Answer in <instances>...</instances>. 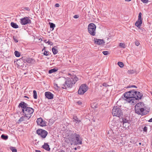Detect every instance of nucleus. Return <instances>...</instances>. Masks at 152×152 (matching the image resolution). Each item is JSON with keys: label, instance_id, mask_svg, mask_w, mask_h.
Returning <instances> with one entry per match:
<instances>
[{"label": "nucleus", "instance_id": "1", "mask_svg": "<svg viewBox=\"0 0 152 152\" xmlns=\"http://www.w3.org/2000/svg\"><path fill=\"white\" fill-rule=\"evenodd\" d=\"M143 94L140 92L135 91L134 90L125 92L124 94L125 99L129 103L136 102L137 100L141 99Z\"/></svg>", "mask_w": 152, "mask_h": 152}, {"label": "nucleus", "instance_id": "2", "mask_svg": "<svg viewBox=\"0 0 152 152\" xmlns=\"http://www.w3.org/2000/svg\"><path fill=\"white\" fill-rule=\"evenodd\" d=\"M18 107H20L22 109V111L23 115L27 117V120H29L32 115L34 112V109L29 107V105L24 102H22L19 103Z\"/></svg>", "mask_w": 152, "mask_h": 152}, {"label": "nucleus", "instance_id": "3", "mask_svg": "<svg viewBox=\"0 0 152 152\" xmlns=\"http://www.w3.org/2000/svg\"><path fill=\"white\" fill-rule=\"evenodd\" d=\"M69 141L74 143V145L82 144V139L80 135L76 132H73L70 134L68 137Z\"/></svg>", "mask_w": 152, "mask_h": 152}, {"label": "nucleus", "instance_id": "4", "mask_svg": "<svg viewBox=\"0 0 152 152\" xmlns=\"http://www.w3.org/2000/svg\"><path fill=\"white\" fill-rule=\"evenodd\" d=\"M78 78L75 76H73L72 78H67L63 86L65 88L62 87L64 89H66V88H71L72 85L78 80Z\"/></svg>", "mask_w": 152, "mask_h": 152}, {"label": "nucleus", "instance_id": "5", "mask_svg": "<svg viewBox=\"0 0 152 152\" xmlns=\"http://www.w3.org/2000/svg\"><path fill=\"white\" fill-rule=\"evenodd\" d=\"M144 105L142 102H140L137 103L135 106V112L138 115H144V113H141L144 110Z\"/></svg>", "mask_w": 152, "mask_h": 152}, {"label": "nucleus", "instance_id": "6", "mask_svg": "<svg viewBox=\"0 0 152 152\" xmlns=\"http://www.w3.org/2000/svg\"><path fill=\"white\" fill-rule=\"evenodd\" d=\"M123 110L117 106L114 107L112 109V114L113 116L122 117L123 115Z\"/></svg>", "mask_w": 152, "mask_h": 152}, {"label": "nucleus", "instance_id": "7", "mask_svg": "<svg viewBox=\"0 0 152 152\" xmlns=\"http://www.w3.org/2000/svg\"><path fill=\"white\" fill-rule=\"evenodd\" d=\"M96 25L94 23H90L88 27V32L91 35L94 36L96 34Z\"/></svg>", "mask_w": 152, "mask_h": 152}, {"label": "nucleus", "instance_id": "8", "mask_svg": "<svg viewBox=\"0 0 152 152\" xmlns=\"http://www.w3.org/2000/svg\"><path fill=\"white\" fill-rule=\"evenodd\" d=\"M36 133L42 140L45 138L48 134L47 131L42 129H39L37 130Z\"/></svg>", "mask_w": 152, "mask_h": 152}, {"label": "nucleus", "instance_id": "9", "mask_svg": "<svg viewBox=\"0 0 152 152\" xmlns=\"http://www.w3.org/2000/svg\"><path fill=\"white\" fill-rule=\"evenodd\" d=\"M87 86L85 84L82 85L79 88L78 93L79 94H83L86 92L88 89Z\"/></svg>", "mask_w": 152, "mask_h": 152}, {"label": "nucleus", "instance_id": "10", "mask_svg": "<svg viewBox=\"0 0 152 152\" xmlns=\"http://www.w3.org/2000/svg\"><path fill=\"white\" fill-rule=\"evenodd\" d=\"M20 23L22 25H25L27 24L31 23V21L28 17H25L20 19Z\"/></svg>", "mask_w": 152, "mask_h": 152}, {"label": "nucleus", "instance_id": "11", "mask_svg": "<svg viewBox=\"0 0 152 152\" xmlns=\"http://www.w3.org/2000/svg\"><path fill=\"white\" fill-rule=\"evenodd\" d=\"M37 123L38 125L44 126L46 125V123L42 118H38L37 121Z\"/></svg>", "mask_w": 152, "mask_h": 152}, {"label": "nucleus", "instance_id": "12", "mask_svg": "<svg viewBox=\"0 0 152 152\" xmlns=\"http://www.w3.org/2000/svg\"><path fill=\"white\" fill-rule=\"evenodd\" d=\"M94 43L99 45L104 44L105 42L103 39L94 38Z\"/></svg>", "mask_w": 152, "mask_h": 152}, {"label": "nucleus", "instance_id": "13", "mask_svg": "<svg viewBox=\"0 0 152 152\" xmlns=\"http://www.w3.org/2000/svg\"><path fill=\"white\" fill-rule=\"evenodd\" d=\"M45 97L48 99H52L53 98V95L50 92H46L45 93Z\"/></svg>", "mask_w": 152, "mask_h": 152}, {"label": "nucleus", "instance_id": "14", "mask_svg": "<svg viewBox=\"0 0 152 152\" xmlns=\"http://www.w3.org/2000/svg\"><path fill=\"white\" fill-rule=\"evenodd\" d=\"M42 148L47 151H50V148L48 143H45L44 145L42 146Z\"/></svg>", "mask_w": 152, "mask_h": 152}, {"label": "nucleus", "instance_id": "15", "mask_svg": "<svg viewBox=\"0 0 152 152\" xmlns=\"http://www.w3.org/2000/svg\"><path fill=\"white\" fill-rule=\"evenodd\" d=\"M24 115V116H22L20 118V119L18 120V123L23 121H26L27 120V117H26L25 115Z\"/></svg>", "mask_w": 152, "mask_h": 152}, {"label": "nucleus", "instance_id": "16", "mask_svg": "<svg viewBox=\"0 0 152 152\" xmlns=\"http://www.w3.org/2000/svg\"><path fill=\"white\" fill-rule=\"evenodd\" d=\"M142 20H137L135 23V25L137 26L138 28H140L141 25L142 24Z\"/></svg>", "mask_w": 152, "mask_h": 152}, {"label": "nucleus", "instance_id": "17", "mask_svg": "<svg viewBox=\"0 0 152 152\" xmlns=\"http://www.w3.org/2000/svg\"><path fill=\"white\" fill-rule=\"evenodd\" d=\"M127 118H129L128 117H125V118H122V121L123 122V124H128V123L129 122V121L127 119Z\"/></svg>", "mask_w": 152, "mask_h": 152}, {"label": "nucleus", "instance_id": "18", "mask_svg": "<svg viewBox=\"0 0 152 152\" xmlns=\"http://www.w3.org/2000/svg\"><path fill=\"white\" fill-rule=\"evenodd\" d=\"M57 47L54 46L52 49V52L54 55L58 53V51L57 49Z\"/></svg>", "mask_w": 152, "mask_h": 152}, {"label": "nucleus", "instance_id": "19", "mask_svg": "<svg viewBox=\"0 0 152 152\" xmlns=\"http://www.w3.org/2000/svg\"><path fill=\"white\" fill-rule=\"evenodd\" d=\"M150 111V108H146L145 107L144 108V111L142 112L141 113H145V114L144 115L147 114Z\"/></svg>", "mask_w": 152, "mask_h": 152}, {"label": "nucleus", "instance_id": "20", "mask_svg": "<svg viewBox=\"0 0 152 152\" xmlns=\"http://www.w3.org/2000/svg\"><path fill=\"white\" fill-rule=\"evenodd\" d=\"M11 25L12 27L15 28H18V25L16 23L13 22L11 23Z\"/></svg>", "mask_w": 152, "mask_h": 152}, {"label": "nucleus", "instance_id": "21", "mask_svg": "<svg viewBox=\"0 0 152 152\" xmlns=\"http://www.w3.org/2000/svg\"><path fill=\"white\" fill-rule=\"evenodd\" d=\"M26 60L27 62L28 63H32L33 61H34V59L31 58H27L26 59Z\"/></svg>", "mask_w": 152, "mask_h": 152}, {"label": "nucleus", "instance_id": "22", "mask_svg": "<svg viewBox=\"0 0 152 152\" xmlns=\"http://www.w3.org/2000/svg\"><path fill=\"white\" fill-rule=\"evenodd\" d=\"M73 119H74L73 121H75L76 123H79L81 121L79 120L76 116H74L73 117Z\"/></svg>", "mask_w": 152, "mask_h": 152}, {"label": "nucleus", "instance_id": "23", "mask_svg": "<svg viewBox=\"0 0 152 152\" xmlns=\"http://www.w3.org/2000/svg\"><path fill=\"white\" fill-rule=\"evenodd\" d=\"M45 47H44V48L42 49V51H43V50H45ZM49 52L48 51L44 50V52L43 53V54L44 55L48 56L49 55Z\"/></svg>", "mask_w": 152, "mask_h": 152}, {"label": "nucleus", "instance_id": "24", "mask_svg": "<svg viewBox=\"0 0 152 152\" xmlns=\"http://www.w3.org/2000/svg\"><path fill=\"white\" fill-rule=\"evenodd\" d=\"M1 138L2 139L6 140L8 139V136L7 135L2 134L1 136Z\"/></svg>", "mask_w": 152, "mask_h": 152}, {"label": "nucleus", "instance_id": "25", "mask_svg": "<svg viewBox=\"0 0 152 152\" xmlns=\"http://www.w3.org/2000/svg\"><path fill=\"white\" fill-rule=\"evenodd\" d=\"M49 24L50 26V27L51 28H52V30H53L54 29V28L55 27L56 25L55 24L53 23H50Z\"/></svg>", "mask_w": 152, "mask_h": 152}, {"label": "nucleus", "instance_id": "26", "mask_svg": "<svg viewBox=\"0 0 152 152\" xmlns=\"http://www.w3.org/2000/svg\"><path fill=\"white\" fill-rule=\"evenodd\" d=\"M57 69H56L55 68H53V69H51L49 71L48 73L49 74H51L53 72H54L57 71Z\"/></svg>", "mask_w": 152, "mask_h": 152}, {"label": "nucleus", "instance_id": "27", "mask_svg": "<svg viewBox=\"0 0 152 152\" xmlns=\"http://www.w3.org/2000/svg\"><path fill=\"white\" fill-rule=\"evenodd\" d=\"M15 56L17 57H19L20 56V53L17 51H15L14 52Z\"/></svg>", "mask_w": 152, "mask_h": 152}, {"label": "nucleus", "instance_id": "28", "mask_svg": "<svg viewBox=\"0 0 152 152\" xmlns=\"http://www.w3.org/2000/svg\"><path fill=\"white\" fill-rule=\"evenodd\" d=\"M33 97L35 99H37V92L35 90L33 91Z\"/></svg>", "mask_w": 152, "mask_h": 152}, {"label": "nucleus", "instance_id": "29", "mask_svg": "<svg viewBox=\"0 0 152 152\" xmlns=\"http://www.w3.org/2000/svg\"><path fill=\"white\" fill-rule=\"evenodd\" d=\"M118 64L121 68H122L124 66V64L121 62H118Z\"/></svg>", "mask_w": 152, "mask_h": 152}, {"label": "nucleus", "instance_id": "30", "mask_svg": "<svg viewBox=\"0 0 152 152\" xmlns=\"http://www.w3.org/2000/svg\"><path fill=\"white\" fill-rule=\"evenodd\" d=\"M10 149L12 152H17V150L15 147H11Z\"/></svg>", "mask_w": 152, "mask_h": 152}, {"label": "nucleus", "instance_id": "31", "mask_svg": "<svg viewBox=\"0 0 152 152\" xmlns=\"http://www.w3.org/2000/svg\"><path fill=\"white\" fill-rule=\"evenodd\" d=\"M142 13L141 12H140L139 14V16H138V19L137 20H142Z\"/></svg>", "mask_w": 152, "mask_h": 152}, {"label": "nucleus", "instance_id": "32", "mask_svg": "<svg viewBox=\"0 0 152 152\" xmlns=\"http://www.w3.org/2000/svg\"><path fill=\"white\" fill-rule=\"evenodd\" d=\"M137 88V87L136 86H134V85H129V86H128L126 87V88Z\"/></svg>", "mask_w": 152, "mask_h": 152}, {"label": "nucleus", "instance_id": "33", "mask_svg": "<svg viewBox=\"0 0 152 152\" xmlns=\"http://www.w3.org/2000/svg\"><path fill=\"white\" fill-rule=\"evenodd\" d=\"M119 46L121 48H125V44L122 42L120 43Z\"/></svg>", "mask_w": 152, "mask_h": 152}, {"label": "nucleus", "instance_id": "34", "mask_svg": "<svg viewBox=\"0 0 152 152\" xmlns=\"http://www.w3.org/2000/svg\"><path fill=\"white\" fill-rule=\"evenodd\" d=\"M26 10L28 11H30V9L28 7H23L22 8V10Z\"/></svg>", "mask_w": 152, "mask_h": 152}, {"label": "nucleus", "instance_id": "35", "mask_svg": "<svg viewBox=\"0 0 152 152\" xmlns=\"http://www.w3.org/2000/svg\"><path fill=\"white\" fill-rule=\"evenodd\" d=\"M13 39L15 42H18V40L17 39L16 37L14 36L13 37Z\"/></svg>", "mask_w": 152, "mask_h": 152}, {"label": "nucleus", "instance_id": "36", "mask_svg": "<svg viewBox=\"0 0 152 152\" xmlns=\"http://www.w3.org/2000/svg\"><path fill=\"white\" fill-rule=\"evenodd\" d=\"M134 71L133 70H128V73L129 74H132L134 73Z\"/></svg>", "mask_w": 152, "mask_h": 152}, {"label": "nucleus", "instance_id": "37", "mask_svg": "<svg viewBox=\"0 0 152 152\" xmlns=\"http://www.w3.org/2000/svg\"><path fill=\"white\" fill-rule=\"evenodd\" d=\"M102 53L104 55H107L109 53V52L108 51H103L102 52Z\"/></svg>", "mask_w": 152, "mask_h": 152}, {"label": "nucleus", "instance_id": "38", "mask_svg": "<svg viewBox=\"0 0 152 152\" xmlns=\"http://www.w3.org/2000/svg\"><path fill=\"white\" fill-rule=\"evenodd\" d=\"M129 123H128V124H123V126L125 128L128 127L129 126Z\"/></svg>", "mask_w": 152, "mask_h": 152}, {"label": "nucleus", "instance_id": "39", "mask_svg": "<svg viewBox=\"0 0 152 152\" xmlns=\"http://www.w3.org/2000/svg\"><path fill=\"white\" fill-rule=\"evenodd\" d=\"M47 43H48V45H53V44L52 42L50 41L49 40L47 41Z\"/></svg>", "mask_w": 152, "mask_h": 152}, {"label": "nucleus", "instance_id": "40", "mask_svg": "<svg viewBox=\"0 0 152 152\" xmlns=\"http://www.w3.org/2000/svg\"><path fill=\"white\" fill-rule=\"evenodd\" d=\"M147 127L146 126H145L143 129V131L145 132H146L147 131Z\"/></svg>", "mask_w": 152, "mask_h": 152}, {"label": "nucleus", "instance_id": "41", "mask_svg": "<svg viewBox=\"0 0 152 152\" xmlns=\"http://www.w3.org/2000/svg\"><path fill=\"white\" fill-rule=\"evenodd\" d=\"M141 1L143 3H147L148 1V0H141Z\"/></svg>", "mask_w": 152, "mask_h": 152}, {"label": "nucleus", "instance_id": "42", "mask_svg": "<svg viewBox=\"0 0 152 152\" xmlns=\"http://www.w3.org/2000/svg\"><path fill=\"white\" fill-rule=\"evenodd\" d=\"M135 43L136 45H137V46H138L140 44L139 42L138 41H135Z\"/></svg>", "mask_w": 152, "mask_h": 152}, {"label": "nucleus", "instance_id": "43", "mask_svg": "<svg viewBox=\"0 0 152 152\" xmlns=\"http://www.w3.org/2000/svg\"><path fill=\"white\" fill-rule=\"evenodd\" d=\"M78 104L80 105L82 104V102L80 101H78L77 102Z\"/></svg>", "mask_w": 152, "mask_h": 152}, {"label": "nucleus", "instance_id": "44", "mask_svg": "<svg viewBox=\"0 0 152 152\" xmlns=\"http://www.w3.org/2000/svg\"><path fill=\"white\" fill-rule=\"evenodd\" d=\"M73 17L75 18H77L79 17V16L78 15H74Z\"/></svg>", "mask_w": 152, "mask_h": 152}, {"label": "nucleus", "instance_id": "45", "mask_svg": "<svg viewBox=\"0 0 152 152\" xmlns=\"http://www.w3.org/2000/svg\"><path fill=\"white\" fill-rule=\"evenodd\" d=\"M102 85L105 87H107L108 86V85L106 83H104Z\"/></svg>", "mask_w": 152, "mask_h": 152}, {"label": "nucleus", "instance_id": "46", "mask_svg": "<svg viewBox=\"0 0 152 152\" xmlns=\"http://www.w3.org/2000/svg\"><path fill=\"white\" fill-rule=\"evenodd\" d=\"M59 6V4H56L55 5V7H58Z\"/></svg>", "mask_w": 152, "mask_h": 152}, {"label": "nucleus", "instance_id": "47", "mask_svg": "<svg viewBox=\"0 0 152 152\" xmlns=\"http://www.w3.org/2000/svg\"><path fill=\"white\" fill-rule=\"evenodd\" d=\"M58 152H65L64 150L61 149Z\"/></svg>", "mask_w": 152, "mask_h": 152}, {"label": "nucleus", "instance_id": "48", "mask_svg": "<svg viewBox=\"0 0 152 152\" xmlns=\"http://www.w3.org/2000/svg\"><path fill=\"white\" fill-rule=\"evenodd\" d=\"M148 121L149 122H152V118L150 119L149 121Z\"/></svg>", "mask_w": 152, "mask_h": 152}, {"label": "nucleus", "instance_id": "49", "mask_svg": "<svg viewBox=\"0 0 152 152\" xmlns=\"http://www.w3.org/2000/svg\"><path fill=\"white\" fill-rule=\"evenodd\" d=\"M36 152H41L39 150H36L35 151Z\"/></svg>", "mask_w": 152, "mask_h": 152}, {"label": "nucleus", "instance_id": "50", "mask_svg": "<svg viewBox=\"0 0 152 152\" xmlns=\"http://www.w3.org/2000/svg\"><path fill=\"white\" fill-rule=\"evenodd\" d=\"M125 1H127V2H129L131 1V0H125Z\"/></svg>", "mask_w": 152, "mask_h": 152}, {"label": "nucleus", "instance_id": "51", "mask_svg": "<svg viewBox=\"0 0 152 152\" xmlns=\"http://www.w3.org/2000/svg\"><path fill=\"white\" fill-rule=\"evenodd\" d=\"M108 152H115V151H114L112 150V151H108Z\"/></svg>", "mask_w": 152, "mask_h": 152}, {"label": "nucleus", "instance_id": "52", "mask_svg": "<svg viewBox=\"0 0 152 152\" xmlns=\"http://www.w3.org/2000/svg\"><path fill=\"white\" fill-rule=\"evenodd\" d=\"M24 97L25 98H28V99L29 98V97L27 96H24Z\"/></svg>", "mask_w": 152, "mask_h": 152}, {"label": "nucleus", "instance_id": "53", "mask_svg": "<svg viewBox=\"0 0 152 152\" xmlns=\"http://www.w3.org/2000/svg\"><path fill=\"white\" fill-rule=\"evenodd\" d=\"M44 41H45V42L46 43H47V42L48 41H47L46 39H45V40Z\"/></svg>", "mask_w": 152, "mask_h": 152}, {"label": "nucleus", "instance_id": "54", "mask_svg": "<svg viewBox=\"0 0 152 152\" xmlns=\"http://www.w3.org/2000/svg\"><path fill=\"white\" fill-rule=\"evenodd\" d=\"M75 150H77V148H74Z\"/></svg>", "mask_w": 152, "mask_h": 152}, {"label": "nucleus", "instance_id": "55", "mask_svg": "<svg viewBox=\"0 0 152 152\" xmlns=\"http://www.w3.org/2000/svg\"><path fill=\"white\" fill-rule=\"evenodd\" d=\"M139 144L140 145H141V142L139 143Z\"/></svg>", "mask_w": 152, "mask_h": 152}, {"label": "nucleus", "instance_id": "56", "mask_svg": "<svg viewBox=\"0 0 152 152\" xmlns=\"http://www.w3.org/2000/svg\"><path fill=\"white\" fill-rule=\"evenodd\" d=\"M56 86L58 87L57 85V84H56Z\"/></svg>", "mask_w": 152, "mask_h": 152}, {"label": "nucleus", "instance_id": "57", "mask_svg": "<svg viewBox=\"0 0 152 152\" xmlns=\"http://www.w3.org/2000/svg\"><path fill=\"white\" fill-rule=\"evenodd\" d=\"M151 95H152V93H151Z\"/></svg>", "mask_w": 152, "mask_h": 152}]
</instances>
